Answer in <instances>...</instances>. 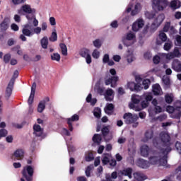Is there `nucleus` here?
Segmentation results:
<instances>
[{"label": "nucleus", "mask_w": 181, "mask_h": 181, "mask_svg": "<svg viewBox=\"0 0 181 181\" xmlns=\"http://www.w3.org/2000/svg\"><path fill=\"white\" fill-rule=\"evenodd\" d=\"M159 139L155 138L153 140V145L156 148H160V151H164V153H169L172 151L170 148V135L166 132H162L159 134Z\"/></svg>", "instance_id": "nucleus-1"}, {"label": "nucleus", "mask_w": 181, "mask_h": 181, "mask_svg": "<svg viewBox=\"0 0 181 181\" xmlns=\"http://www.w3.org/2000/svg\"><path fill=\"white\" fill-rule=\"evenodd\" d=\"M18 15H25L27 13L26 18L28 19V23H33V26H39V21L36 19V10L32 8L30 5L24 4L21 6L20 9L18 10Z\"/></svg>", "instance_id": "nucleus-2"}, {"label": "nucleus", "mask_w": 181, "mask_h": 181, "mask_svg": "<svg viewBox=\"0 0 181 181\" xmlns=\"http://www.w3.org/2000/svg\"><path fill=\"white\" fill-rule=\"evenodd\" d=\"M160 153L153 152V155L149 157L150 165H160L166 166L168 163V153L165 154L163 151L160 150Z\"/></svg>", "instance_id": "nucleus-3"}, {"label": "nucleus", "mask_w": 181, "mask_h": 181, "mask_svg": "<svg viewBox=\"0 0 181 181\" xmlns=\"http://www.w3.org/2000/svg\"><path fill=\"white\" fill-rule=\"evenodd\" d=\"M136 42V36L135 35V33L132 32L128 33L125 37L122 39V42L124 45V46H132V45L134 44V42Z\"/></svg>", "instance_id": "nucleus-4"}, {"label": "nucleus", "mask_w": 181, "mask_h": 181, "mask_svg": "<svg viewBox=\"0 0 181 181\" xmlns=\"http://www.w3.org/2000/svg\"><path fill=\"white\" fill-rule=\"evenodd\" d=\"M31 23L28 24H25L23 26V29H22V35H20V39H21V40L23 42H26V37H30V36H33V33L32 30H30V29H29V28H30V25Z\"/></svg>", "instance_id": "nucleus-5"}, {"label": "nucleus", "mask_w": 181, "mask_h": 181, "mask_svg": "<svg viewBox=\"0 0 181 181\" xmlns=\"http://www.w3.org/2000/svg\"><path fill=\"white\" fill-rule=\"evenodd\" d=\"M33 168L30 165L24 167L22 171V175L27 181H32L33 180Z\"/></svg>", "instance_id": "nucleus-6"}, {"label": "nucleus", "mask_w": 181, "mask_h": 181, "mask_svg": "<svg viewBox=\"0 0 181 181\" xmlns=\"http://www.w3.org/2000/svg\"><path fill=\"white\" fill-rule=\"evenodd\" d=\"M36 91V83H33L31 87V93L30 97L28 98V103L29 105V114H32L33 112V106L32 104L33 103V100L35 98V93Z\"/></svg>", "instance_id": "nucleus-7"}, {"label": "nucleus", "mask_w": 181, "mask_h": 181, "mask_svg": "<svg viewBox=\"0 0 181 181\" xmlns=\"http://www.w3.org/2000/svg\"><path fill=\"white\" fill-rule=\"evenodd\" d=\"M168 6V0H153V8L155 11H163Z\"/></svg>", "instance_id": "nucleus-8"}, {"label": "nucleus", "mask_w": 181, "mask_h": 181, "mask_svg": "<svg viewBox=\"0 0 181 181\" xmlns=\"http://www.w3.org/2000/svg\"><path fill=\"white\" fill-rule=\"evenodd\" d=\"M165 21V15L159 14L154 20L153 23L151 24V30H156L158 27L162 25V23Z\"/></svg>", "instance_id": "nucleus-9"}, {"label": "nucleus", "mask_w": 181, "mask_h": 181, "mask_svg": "<svg viewBox=\"0 0 181 181\" xmlns=\"http://www.w3.org/2000/svg\"><path fill=\"white\" fill-rule=\"evenodd\" d=\"M125 124H129L136 122L139 117L136 115H132V113H125L123 116Z\"/></svg>", "instance_id": "nucleus-10"}, {"label": "nucleus", "mask_w": 181, "mask_h": 181, "mask_svg": "<svg viewBox=\"0 0 181 181\" xmlns=\"http://www.w3.org/2000/svg\"><path fill=\"white\" fill-rule=\"evenodd\" d=\"M141 9H142L141 4L136 3L134 6L130 4L127 9V12H131L132 11V16H135V15H138L141 12Z\"/></svg>", "instance_id": "nucleus-11"}, {"label": "nucleus", "mask_w": 181, "mask_h": 181, "mask_svg": "<svg viewBox=\"0 0 181 181\" xmlns=\"http://www.w3.org/2000/svg\"><path fill=\"white\" fill-rule=\"evenodd\" d=\"M117 81H118V76H111L109 75L105 78V84L106 86H110V84H111L110 86L113 88L117 87Z\"/></svg>", "instance_id": "nucleus-12"}, {"label": "nucleus", "mask_w": 181, "mask_h": 181, "mask_svg": "<svg viewBox=\"0 0 181 181\" xmlns=\"http://www.w3.org/2000/svg\"><path fill=\"white\" fill-rule=\"evenodd\" d=\"M132 100L133 103H130L129 105V108H131L132 110H134V111H141V107H138V105L136 104H139V96L138 95H134L132 97Z\"/></svg>", "instance_id": "nucleus-13"}, {"label": "nucleus", "mask_w": 181, "mask_h": 181, "mask_svg": "<svg viewBox=\"0 0 181 181\" xmlns=\"http://www.w3.org/2000/svg\"><path fill=\"white\" fill-rule=\"evenodd\" d=\"M33 134L35 136H40L42 139L46 138V135L43 133V129L39 124H35L33 126Z\"/></svg>", "instance_id": "nucleus-14"}, {"label": "nucleus", "mask_w": 181, "mask_h": 181, "mask_svg": "<svg viewBox=\"0 0 181 181\" xmlns=\"http://www.w3.org/2000/svg\"><path fill=\"white\" fill-rule=\"evenodd\" d=\"M35 28L33 29V35H40L42 33V30H47V23L43 22L41 25V27L34 26Z\"/></svg>", "instance_id": "nucleus-15"}, {"label": "nucleus", "mask_w": 181, "mask_h": 181, "mask_svg": "<svg viewBox=\"0 0 181 181\" xmlns=\"http://www.w3.org/2000/svg\"><path fill=\"white\" fill-rule=\"evenodd\" d=\"M167 112L173 114V118H180L181 115V112L178 109H175L173 106H168L166 108Z\"/></svg>", "instance_id": "nucleus-16"}, {"label": "nucleus", "mask_w": 181, "mask_h": 181, "mask_svg": "<svg viewBox=\"0 0 181 181\" xmlns=\"http://www.w3.org/2000/svg\"><path fill=\"white\" fill-rule=\"evenodd\" d=\"M144 20L139 19L135 23H133L132 30L134 32H138L139 29H142V28H144Z\"/></svg>", "instance_id": "nucleus-17"}, {"label": "nucleus", "mask_w": 181, "mask_h": 181, "mask_svg": "<svg viewBox=\"0 0 181 181\" xmlns=\"http://www.w3.org/2000/svg\"><path fill=\"white\" fill-rule=\"evenodd\" d=\"M23 156H25V151L21 148L17 149L13 154V158H14L16 160H22Z\"/></svg>", "instance_id": "nucleus-18"}, {"label": "nucleus", "mask_w": 181, "mask_h": 181, "mask_svg": "<svg viewBox=\"0 0 181 181\" xmlns=\"http://www.w3.org/2000/svg\"><path fill=\"white\" fill-rule=\"evenodd\" d=\"M137 166L141 168V169H148L151 166V163L146 160L140 158L137 160Z\"/></svg>", "instance_id": "nucleus-19"}, {"label": "nucleus", "mask_w": 181, "mask_h": 181, "mask_svg": "<svg viewBox=\"0 0 181 181\" xmlns=\"http://www.w3.org/2000/svg\"><path fill=\"white\" fill-rule=\"evenodd\" d=\"M151 152V148L147 145H143L140 148V153L144 158H148Z\"/></svg>", "instance_id": "nucleus-20"}, {"label": "nucleus", "mask_w": 181, "mask_h": 181, "mask_svg": "<svg viewBox=\"0 0 181 181\" xmlns=\"http://www.w3.org/2000/svg\"><path fill=\"white\" fill-rule=\"evenodd\" d=\"M127 86L131 91H141L142 88L139 84H136L135 82H129Z\"/></svg>", "instance_id": "nucleus-21"}, {"label": "nucleus", "mask_w": 181, "mask_h": 181, "mask_svg": "<svg viewBox=\"0 0 181 181\" xmlns=\"http://www.w3.org/2000/svg\"><path fill=\"white\" fill-rule=\"evenodd\" d=\"M74 121H78V115H74L71 118H68L67 119V124L69 125V131L71 132H73V122Z\"/></svg>", "instance_id": "nucleus-22"}, {"label": "nucleus", "mask_w": 181, "mask_h": 181, "mask_svg": "<svg viewBox=\"0 0 181 181\" xmlns=\"http://www.w3.org/2000/svg\"><path fill=\"white\" fill-rule=\"evenodd\" d=\"M172 69L177 73L181 71V62L179 59H174L172 63Z\"/></svg>", "instance_id": "nucleus-23"}, {"label": "nucleus", "mask_w": 181, "mask_h": 181, "mask_svg": "<svg viewBox=\"0 0 181 181\" xmlns=\"http://www.w3.org/2000/svg\"><path fill=\"white\" fill-rule=\"evenodd\" d=\"M9 28V18H6L0 24V32H5Z\"/></svg>", "instance_id": "nucleus-24"}, {"label": "nucleus", "mask_w": 181, "mask_h": 181, "mask_svg": "<svg viewBox=\"0 0 181 181\" xmlns=\"http://www.w3.org/2000/svg\"><path fill=\"white\" fill-rule=\"evenodd\" d=\"M13 88V79H11L6 89V97L9 98L12 95V89Z\"/></svg>", "instance_id": "nucleus-25"}, {"label": "nucleus", "mask_w": 181, "mask_h": 181, "mask_svg": "<svg viewBox=\"0 0 181 181\" xmlns=\"http://www.w3.org/2000/svg\"><path fill=\"white\" fill-rule=\"evenodd\" d=\"M133 176L135 179V180L137 181H144L146 180V176H145V174L141 173V172H136L133 174Z\"/></svg>", "instance_id": "nucleus-26"}, {"label": "nucleus", "mask_w": 181, "mask_h": 181, "mask_svg": "<svg viewBox=\"0 0 181 181\" xmlns=\"http://www.w3.org/2000/svg\"><path fill=\"white\" fill-rule=\"evenodd\" d=\"M113 94H114V90L112 89L109 88L106 90L105 93V98L106 101H111L112 100H113L114 98Z\"/></svg>", "instance_id": "nucleus-27"}, {"label": "nucleus", "mask_w": 181, "mask_h": 181, "mask_svg": "<svg viewBox=\"0 0 181 181\" xmlns=\"http://www.w3.org/2000/svg\"><path fill=\"white\" fill-rule=\"evenodd\" d=\"M153 138V130L149 129L146 132L145 137L142 139L143 142H148L149 139Z\"/></svg>", "instance_id": "nucleus-28"}, {"label": "nucleus", "mask_w": 181, "mask_h": 181, "mask_svg": "<svg viewBox=\"0 0 181 181\" xmlns=\"http://www.w3.org/2000/svg\"><path fill=\"white\" fill-rule=\"evenodd\" d=\"M105 112L107 115H111L114 112V105L112 103H107L105 107Z\"/></svg>", "instance_id": "nucleus-29"}, {"label": "nucleus", "mask_w": 181, "mask_h": 181, "mask_svg": "<svg viewBox=\"0 0 181 181\" xmlns=\"http://www.w3.org/2000/svg\"><path fill=\"white\" fill-rule=\"evenodd\" d=\"M153 93L155 94V95L162 94V88H160V84L156 83L153 86Z\"/></svg>", "instance_id": "nucleus-30"}, {"label": "nucleus", "mask_w": 181, "mask_h": 181, "mask_svg": "<svg viewBox=\"0 0 181 181\" xmlns=\"http://www.w3.org/2000/svg\"><path fill=\"white\" fill-rule=\"evenodd\" d=\"M40 45L42 49H47V46H49V38L47 37V36H44L40 40Z\"/></svg>", "instance_id": "nucleus-31"}, {"label": "nucleus", "mask_w": 181, "mask_h": 181, "mask_svg": "<svg viewBox=\"0 0 181 181\" xmlns=\"http://www.w3.org/2000/svg\"><path fill=\"white\" fill-rule=\"evenodd\" d=\"M170 6L173 9H179L181 6V3L179 0H173L170 4Z\"/></svg>", "instance_id": "nucleus-32"}, {"label": "nucleus", "mask_w": 181, "mask_h": 181, "mask_svg": "<svg viewBox=\"0 0 181 181\" xmlns=\"http://www.w3.org/2000/svg\"><path fill=\"white\" fill-rule=\"evenodd\" d=\"M122 174L128 176L129 179H132V168H127L122 170Z\"/></svg>", "instance_id": "nucleus-33"}, {"label": "nucleus", "mask_w": 181, "mask_h": 181, "mask_svg": "<svg viewBox=\"0 0 181 181\" xmlns=\"http://www.w3.org/2000/svg\"><path fill=\"white\" fill-rule=\"evenodd\" d=\"M160 57L167 60H172V59H175L176 57L173 52H170L168 54H161Z\"/></svg>", "instance_id": "nucleus-34"}, {"label": "nucleus", "mask_w": 181, "mask_h": 181, "mask_svg": "<svg viewBox=\"0 0 181 181\" xmlns=\"http://www.w3.org/2000/svg\"><path fill=\"white\" fill-rule=\"evenodd\" d=\"M173 46V44L172 43V41L168 40L165 43L163 49L164 50H166V52H169L172 49Z\"/></svg>", "instance_id": "nucleus-35"}, {"label": "nucleus", "mask_w": 181, "mask_h": 181, "mask_svg": "<svg viewBox=\"0 0 181 181\" xmlns=\"http://www.w3.org/2000/svg\"><path fill=\"white\" fill-rule=\"evenodd\" d=\"M92 139L95 144H98V145H100V144H101V139H103V138L100 134H95Z\"/></svg>", "instance_id": "nucleus-36"}, {"label": "nucleus", "mask_w": 181, "mask_h": 181, "mask_svg": "<svg viewBox=\"0 0 181 181\" xmlns=\"http://www.w3.org/2000/svg\"><path fill=\"white\" fill-rule=\"evenodd\" d=\"M59 47L61 49L62 54L63 56H67V46L63 43H61L59 44Z\"/></svg>", "instance_id": "nucleus-37"}, {"label": "nucleus", "mask_w": 181, "mask_h": 181, "mask_svg": "<svg viewBox=\"0 0 181 181\" xmlns=\"http://www.w3.org/2000/svg\"><path fill=\"white\" fill-rule=\"evenodd\" d=\"M167 118H168V115H166L165 114H163L154 118L153 121H159V122H163V121H165Z\"/></svg>", "instance_id": "nucleus-38"}, {"label": "nucleus", "mask_w": 181, "mask_h": 181, "mask_svg": "<svg viewBox=\"0 0 181 181\" xmlns=\"http://www.w3.org/2000/svg\"><path fill=\"white\" fill-rule=\"evenodd\" d=\"M45 108H46V105L45 102L40 101L37 106V112L42 113V111H45Z\"/></svg>", "instance_id": "nucleus-39"}, {"label": "nucleus", "mask_w": 181, "mask_h": 181, "mask_svg": "<svg viewBox=\"0 0 181 181\" xmlns=\"http://www.w3.org/2000/svg\"><path fill=\"white\" fill-rule=\"evenodd\" d=\"M50 42H57V33H56V30H53L50 37L49 38Z\"/></svg>", "instance_id": "nucleus-40"}, {"label": "nucleus", "mask_w": 181, "mask_h": 181, "mask_svg": "<svg viewBox=\"0 0 181 181\" xmlns=\"http://www.w3.org/2000/svg\"><path fill=\"white\" fill-rule=\"evenodd\" d=\"M142 85L144 90H148L149 88V86H151V81L149 79H144L142 81Z\"/></svg>", "instance_id": "nucleus-41"}, {"label": "nucleus", "mask_w": 181, "mask_h": 181, "mask_svg": "<svg viewBox=\"0 0 181 181\" xmlns=\"http://www.w3.org/2000/svg\"><path fill=\"white\" fill-rule=\"evenodd\" d=\"M93 114L96 118H101V109L100 107H95Z\"/></svg>", "instance_id": "nucleus-42"}, {"label": "nucleus", "mask_w": 181, "mask_h": 181, "mask_svg": "<svg viewBox=\"0 0 181 181\" xmlns=\"http://www.w3.org/2000/svg\"><path fill=\"white\" fill-rule=\"evenodd\" d=\"M165 102L168 104H170L173 101V95L168 93L165 95Z\"/></svg>", "instance_id": "nucleus-43"}, {"label": "nucleus", "mask_w": 181, "mask_h": 181, "mask_svg": "<svg viewBox=\"0 0 181 181\" xmlns=\"http://www.w3.org/2000/svg\"><path fill=\"white\" fill-rule=\"evenodd\" d=\"M52 60H55V62H60V54L59 53H54L51 55Z\"/></svg>", "instance_id": "nucleus-44"}, {"label": "nucleus", "mask_w": 181, "mask_h": 181, "mask_svg": "<svg viewBox=\"0 0 181 181\" xmlns=\"http://www.w3.org/2000/svg\"><path fill=\"white\" fill-rule=\"evenodd\" d=\"M142 97L143 98H145V100L148 103L149 101H152V98H153L152 93H145Z\"/></svg>", "instance_id": "nucleus-45"}, {"label": "nucleus", "mask_w": 181, "mask_h": 181, "mask_svg": "<svg viewBox=\"0 0 181 181\" xmlns=\"http://www.w3.org/2000/svg\"><path fill=\"white\" fill-rule=\"evenodd\" d=\"M175 57H180L181 56V48L175 47L173 52Z\"/></svg>", "instance_id": "nucleus-46"}, {"label": "nucleus", "mask_w": 181, "mask_h": 181, "mask_svg": "<svg viewBox=\"0 0 181 181\" xmlns=\"http://www.w3.org/2000/svg\"><path fill=\"white\" fill-rule=\"evenodd\" d=\"M93 46L95 47H96L97 49H100V47H101L102 45H103V42H101V41L98 39L97 40H95L93 42Z\"/></svg>", "instance_id": "nucleus-47"}, {"label": "nucleus", "mask_w": 181, "mask_h": 181, "mask_svg": "<svg viewBox=\"0 0 181 181\" xmlns=\"http://www.w3.org/2000/svg\"><path fill=\"white\" fill-rule=\"evenodd\" d=\"M159 39L161 40V41L163 42H166V40H168V36L166 35V34L163 32H160L159 33Z\"/></svg>", "instance_id": "nucleus-48"}, {"label": "nucleus", "mask_w": 181, "mask_h": 181, "mask_svg": "<svg viewBox=\"0 0 181 181\" xmlns=\"http://www.w3.org/2000/svg\"><path fill=\"white\" fill-rule=\"evenodd\" d=\"M145 16L147 19H153V17L155 16V13L152 11H147L145 13Z\"/></svg>", "instance_id": "nucleus-49"}, {"label": "nucleus", "mask_w": 181, "mask_h": 181, "mask_svg": "<svg viewBox=\"0 0 181 181\" xmlns=\"http://www.w3.org/2000/svg\"><path fill=\"white\" fill-rule=\"evenodd\" d=\"M175 45V46H179L180 47H181V36L180 35H176Z\"/></svg>", "instance_id": "nucleus-50"}, {"label": "nucleus", "mask_w": 181, "mask_h": 181, "mask_svg": "<svg viewBox=\"0 0 181 181\" xmlns=\"http://www.w3.org/2000/svg\"><path fill=\"white\" fill-rule=\"evenodd\" d=\"M90 54V51L87 49H82L81 52V56L82 57H87Z\"/></svg>", "instance_id": "nucleus-51"}, {"label": "nucleus", "mask_w": 181, "mask_h": 181, "mask_svg": "<svg viewBox=\"0 0 181 181\" xmlns=\"http://www.w3.org/2000/svg\"><path fill=\"white\" fill-rule=\"evenodd\" d=\"M11 57H12V56L11 55V54H6L4 56V59H3L4 63H6V64L9 63Z\"/></svg>", "instance_id": "nucleus-52"}, {"label": "nucleus", "mask_w": 181, "mask_h": 181, "mask_svg": "<svg viewBox=\"0 0 181 181\" xmlns=\"http://www.w3.org/2000/svg\"><path fill=\"white\" fill-rule=\"evenodd\" d=\"M93 168H94V166H93V165H89L86 168L85 173H86V175L87 176V177H90V172H91V170Z\"/></svg>", "instance_id": "nucleus-53"}, {"label": "nucleus", "mask_w": 181, "mask_h": 181, "mask_svg": "<svg viewBox=\"0 0 181 181\" xmlns=\"http://www.w3.org/2000/svg\"><path fill=\"white\" fill-rule=\"evenodd\" d=\"M86 162H91V160H94V156H93V153H89L85 158Z\"/></svg>", "instance_id": "nucleus-54"}, {"label": "nucleus", "mask_w": 181, "mask_h": 181, "mask_svg": "<svg viewBox=\"0 0 181 181\" xmlns=\"http://www.w3.org/2000/svg\"><path fill=\"white\" fill-rule=\"evenodd\" d=\"M110 157H108V156H104L103 159H102V163H103V165H107L108 163H110Z\"/></svg>", "instance_id": "nucleus-55"}, {"label": "nucleus", "mask_w": 181, "mask_h": 181, "mask_svg": "<svg viewBox=\"0 0 181 181\" xmlns=\"http://www.w3.org/2000/svg\"><path fill=\"white\" fill-rule=\"evenodd\" d=\"M92 56L93 59H98L100 57V51H98V49L93 50Z\"/></svg>", "instance_id": "nucleus-56"}, {"label": "nucleus", "mask_w": 181, "mask_h": 181, "mask_svg": "<svg viewBox=\"0 0 181 181\" xmlns=\"http://www.w3.org/2000/svg\"><path fill=\"white\" fill-rule=\"evenodd\" d=\"M170 29V23L169 22L165 23L163 27V32H168Z\"/></svg>", "instance_id": "nucleus-57"}, {"label": "nucleus", "mask_w": 181, "mask_h": 181, "mask_svg": "<svg viewBox=\"0 0 181 181\" xmlns=\"http://www.w3.org/2000/svg\"><path fill=\"white\" fill-rule=\"evenodd\" d=\"M62 135H66V136H70V132L66 128H63L62 132Z\"/></svg>", "instance_id": "nucleus-58"}, {"label": "nucleus", "mask_w": 181, "mask_h": 181, "mask_svg": "<svg viewBox=\"0 0 181 181\" xmlns=\"http://www.w3.org/2000/svg\"><path fill=\"white\" fill-rule=\"evenodd\" d=\"M175 148H176V149H177L178 153L180 154V153H181V143L179 142V141H177V142L175 143Z\"/></svg>", "instance_id": "nucleus-59"}, {"label": "nucleus", "mask_w": 181, "mask_h": 181, "mask_svg": "<svg viewBox=\"0 0 181 181\" xmlns=\"http://www.w3.org/2000/svg\"><path fill=\"white\" fill-rule=\"evenodd\" d=\"M153 62L155 64H159V62H160V57L156 55L153 59Z\"/></svg>", "instance_id": "nucleus-60"}, {"label": "nucleus", "mask_w": 181, "mask_h": 181, "mask_svg": "<svg viewBox=\"0 0 181 181\" xmlns=\"http://www.w3.org/2000/svg\"><path fill=\"white\" fill-rule=\"evenodd\" d=\"M15 43H16V41H15V40H13V38H10L7 41L8 46H13V45H15Z\"/></svg>", "instance_id": "nucleus-61"}, {"label": "nucleus", "mask_w": 181, "mask_h": 181, "mask_svg": "<svg viewBox=\"0 0 181 181\" xmlns=\"http://www.w3.org/2000/svg\"><path fill=\"white\" fill-rule=\"evenodd\" d=\"M6 135H8V131L6 129H1L0 130V138H2L5 136Z\"/></svg>", "instance_id": "nucleus-62"}, {"label": "nucleus", "mask_w": 181, "mask_h": 181, "mask_svg": "<svg viewBox=\"0 0 181 181\" xmlns=\"http://www.w3.org/2000/svg\"><path fill=\"white\" fill-rule=\"evenodd\" d=\"M110 61V55H108L107 54H105L103 57V63H108V62Z\"/></svg>", "instance_id": "nucleus-63"}, {"label": "nucleus", "mask_w": 181, "mask_h": 181, "mask_svg": "<svg viewBox=\"0 0 181 181\" xmlns=\"http://www.w3.org/2000/svg\"><path fill=\"white\" fill-rule=\"evenodd\" d=\"M49 23H50L51 26H55L56 18H54V17H50L49 18Z\"/></svg>", "instance_id": "nucleus-64"}]
</instances>
